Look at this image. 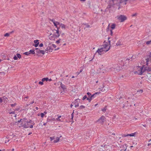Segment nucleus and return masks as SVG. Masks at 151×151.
<instances>
[{"label":"nucleus","instance_id":"nucleus-23","mask_svg":"<svg viewBox=\"0 0 151 151\" xmlns=\"http://www.w3.org/2000/svg\"><path fill=\"white\" fill-rule=\"evenodd\" d=\"M127 135L128 136H130L131 137H134L135 136V133H132L131 134H127Z\"/></svg>","mask_w":151,"mask_h":151},{"label":"nucleus","instance_id":"nucleus-2","mask_svg":"<svg viewBox=\"0 0 151 151\" xmlns=\"http://www.w3.org/2000/svg\"><path fill=\"white\" fill-rule=\"evenodd\" d=\"M109 49H110V47H108V49H107V50L106 49L105 50H104V48L101 47L100 48L98 49V50H97L96 51V52H97L99 54L101 55V54L100 53L103 52H107V51H108L109 50Z\"/></svg>","mask_w":151,"mask_h":151},{"label":"nucleus","instance_id":"nucleus-48","mask_svg":"<svg viewBox=\"0 0 151 151\" xmlns=\"http://www.w3.org/2000/svg\"><path fill=\"white\" fill-rule=\"evenodd\" d=\"M0 74L1 75L4 76L5 74V73L4 72H0Z\"/></svg>","mask_w":151,"mask_h":151},{"label":"nucleus","instance_id":"nucleus-53","mask_svg":"<svg viewBox=\"0 0 151 151\" xmlns=\"http://www.w3.org/2000/svg\"><path fill=\"white\" fill-rule=\"evenodd\" d=\"M50 20L52 22H53L54 23V22H55V21L53 19H50Z\"/></svg>","mask_w":151,"mask_h":151},{"label":"nucleus","instance_id":"nucleus-26","mask_svg":"<svg viewBox=\"0 0 151 151\" xmlns=\"http://www.w3.org/2000/svg\"><path fill=\"white\" fill-rule=\"evenodd\" d=\"M17 55V58H19L20 59L21 58V55L19 54V53H17L16 55Z\"/></svg>","mask_w":151,"mask_h":151},{"label":"nucleus","instance_id":"nucleus-25","mask_svg":"<svg viewBox=\"0 0 151 151\" xmlns=\"http://www.w3.org/2000/svg\"><path fill=\"white\" fill-rule=\"evenodd\" d=\"M111 70H114V71H115V72H116V71L117 72H118V71H117V69L116 68H114L112 67V68H111Z\"/></svg>","mask_w":151,"mask_h":151},{"label":"nucleus","instance_id":"nucleus-49","mask_svg":"<svg viewBox=\"0 0 151 151\" xmlns=\"http://www.w3.org/2000/svg\"><path fill=\"white\" fill-rule=\"evenodd\" d=\"M61 40L60 39H59L58 40H57L56 41V43H57V44H59L60 42V40Z\"/></svg>","mask_w":151,"mask_h":151},{"label":"nucleus","instance_id":"nucleus-43","mask_svg":"<svg viewBox=\"0 0 151 151\" xmlns=\"http://www.w3.org/2000/svg\"><path fill=\"white\" fill-rule=\"evenodd\" d=\"M13 59L14 60H17L18 59L17 56H16V55L14 56L13 58Z\"/></svg>","mask_w":151,"mask_h":151},{"label":"nucleus","instance_id":"nucleus-32","mask_svg":"<svg viewBox=\"0 0 151 151\" xmlns=\"http://www.w3.org/2000/svg\"><path fill=\"white\" fill-rule=\"evenodd\" d=\"M83 24L86 26V27L87 28H89L90 27V25L87 24Z\"/></svg>","mask_w":151,"mask_h":151},{"label":"nucleus","instance_id":"nucleus-20","mask_svg":"<svg viewBox=\"0 0 151 151\" xmlns=\"http://www.w3.org/2000/svg\"><path fill=\"white\" fill-rule=\"evenodd\" d=\"M115 26H116V25L115 24H112L111 26V28L112 29H114L115 28Z\"/></svg>","mask_w":151,"mask_h":151},{"label":"nucleus","instance_id":"nucleus-34","mask_svg":"<svg viewBox=\"0 0 151 151\" xmlns=\"http://www.w3.org/2000/svg\"><path fill=\"white\" fill-rule=\"evenodd\" d=\"M124 145L126 146V148H125V150H120V151H126V150H127V145L126 144H125Z\"/></svg>","mask_w":151,"mask_h":151},{"label":"nucleus","instance_id":"nucleus-47","mask_svg":"<svg viewBox=\"0 0 151 151\" xmlns=\"http://www.w3.org/2000/svg\"><path fill=\"white\" fill-rule=\"evenodd\" d=\"M48 50H49V49H47V48H46V49L45 50V52H46V53H47V52H48Z\"/></svg>","mask_w":151,"mask_h":151},{"label":"nucleus","instance_id":"nucleus-63","mask_svg":"<svg viewBox=\"0 0 151 151\" xmlns=\"http://www.w3.org/2000/svg\"><path fill=\"white\" fill-rule=\"evenodd\" d=\"M29 127L30 128H32L33 127V125H31L30 126H29Z\"/></svg>","mask_w":151,"mask_h":151},{"label":"nucleus","instance_id":"nucleus-61","mask_svg":"<svg viewBox=\"0 0 151 151\" xmlns=\"http://www.w3.org/2000/svg\"><path fill=\"white\" fill-rule=\"evenodd\" d=\"M2 56H3V58H4V59H5V58H6V56H5V55L4 54L3 55H2Z\"/></svg>","mask_w":151,"mask_h":151},{"label":"nucleus","instance_id":"nucleus-40","mask_svg":"<svg viewBox=\"0 0 151 151\" xmlns=\"http://www.w3.org/2000/svg\"><path fill=\"white\" fill-rule=\"evenodd\" d=\"M87 97V96L86 95L84 96L82 100H84L86 99Z\"/></svg>","mask_w":151,"mask_h":151},{"label":"nucleus","instance_id":"nucleus-22","mask_svg":"<svg viewBox=\"0 0 151 151\" xmlns=\"http://www.w3.org/2000/svg\"><path fill=\"white\" fill-rule=\"evenodd\" d=\"M35 50H30L29 51V52L30 53H30L32 54H34L35 53Z\"/></svg>","mask_w":151,"mask_h":151},{"label":"nucleus","instance_id":"nucleus-46","mask_svg":"<svg viewBox=\"0 0 151 151\" xmlns=\"http://www.w3.org/2000/svg\"><path fill=\"white\" fill-rule=\"evenodd\" d=\"M128 136V135H127V134H124L122 135V137H127Z\"/></svg>","mask_w":151,"mask_h":151},{"label":"nucleus","instance_id":"nucleus-60","mask_svg":"<svg viewBox=\"0 0 151 151\" xmlns=\"http://www.w3.org/2000/svg\"><path fill=\"white\" fill-rule=\"evenodd\" d=\"M22 119H21L20 120H19V121H18V123H20L21 122H22Z\"/></svg>","mask_w":151,"mask_h":151},{"label":"nucleus","instance_id":"nucleus-9","mask_svg":"<svg viewBox=\"0 0 151 151\" xmlns=\"http://www.w3.org/2000/svg\"><path fill=\"white\" fill-rule=\"evenodd\" d=\"M100 93V92H96L95 93H94V94H93L92 95H91V96L93 98V99L96 97V95L99 94Z\"/></svg>","mask_w":151,"mask_h":151},{"label":"nucleus","instance_id":"nucleus-57","mask_svg":"<svg viewBox=\"0 0 151 151\" xmlns=\"http://www.w3.org/2000/svg\"><path fill=\"white\" fill-rule=\"evenodd\" d=\"M74 112V111L73 112ZM73 113L72 114H71V119H73Z\"/></svg>","mask_w":151,"mask_h":151},{"label":"nucleus","instance_id":"nucleus-16","mask_svg":"<svg viewBox=\"0 0 151 151\" xmlns=\"http://www.w3.org/2000/svg\"><path fill=\"white\" fill-rule=\"evenodd\" d=\"M35 52L36 53V54L37 55H38L39 53V51H40V50L38 48H36L35 50Z\"/></svg>","mask_w":151,"mask_h":151},{"label":"nucleus","instance_id":"nucleus-31","mask_svg":"<svg viewBox=\"0 0 151 151\" xmlns=\"http://www.w3.org/2000/svg\"><path fill=\"white\" fill-rule=\"evenodd\" d=\"M29 123H30L31 124H33V125H34L35 124V123H34V122L31 120H29Z\"/></svg>","mask_w":151,"mask_h":151},{"label":"nucleus","instance_id":"nucleus-62","mask_svg":"<svg viewBox=\"0 0 151 151\" xmlns=\"http://www.w3.org/2000/svg\"><path fill=\"white\" fill-rule=\"evenodd\" d=\"M2 102V99L0 97V103Z\"/></svg>","mask_w":151,"mask_h":151},{"label":"nucleus","instance_id":"nucleus-24","mask_svg":"<svg viewBox=\"0 0 151 151\" xmlns=\"http://www.w3.org/2000/svg\"><path fill=\"white\" fill-rule=\"evenodd\" d=\"M121 45V41L120 40H119L117 43H116V45L117 46H119Z\"/></svg>","mask_w":151,"mask_h":151},{"label":"nucleus","instance_id":"nucleus-7","mask_svg":"<svg viewBox=\"0 0 151 151\" xmlns=\"http://www.w3.org/2000/svg\"><path fill=\"white\" fill-rule=\"evenodd\" d=\"M108 89L109 88L107 87L104 86L103 85V88H99L100 90L104 92H106L108 90Z\"/></svg>","mask_w":151,"mask_h":151},{"label":"nucleus","instance_id":"nucleus-12","mask_svg":"<svg viewBox=\"0 0 151 151\" xmlns=\"http://www.w3.org/2000/svg\"><path fill=\"white\" fill-rule=\"evenodd\" d=\"M146 65H148V62H150L151 63V58H147L146 59Z\"/></svg>","mask_w":151,"mask_h":151},{"label":"nucleus","instance_id":"nucleus-50","mask_svg":"<svg viewBox=\"0 0 151 151\" xmlns=\"http://www.w3.org/2000/svg\"><path fill=\"white\" fill-rule=\"evenodd\" d=\"M90 101L91 102L92 99H93V97L91 96L90 97H89Z\"/></svg>","mask_w":151,"mask_h":151},{"label":"nucleus","instance_id":"nucleus-4","mask_svg":"<svg viewBox=\"0 0 151 151\" xmlns=\"http://www.w3.org/2000/svg\"><path fill=\"white\" fill-rule=\"evenodd\" d=\"M105 117L104 116H102L101 117L98 119L97 121V122H99V123L101 124H103V123L105 121Z\"/></svg>","mask_w":151,"mask_h":151},{"label":"nucleus","instance_id":"nucleus-41","mask_svg":"<svg viewBox=\"0 0 151 151\" xmlns=\"http://www.w3.org/2000/svg\"><path fill=\"white\" fill-rule=\"evenodd\" d=\"M50 139L51 141H52L53 140L55 139L54 137H50Z\"/></svg>","mask_w":151,"mask_h":151},{"label":"nucleus","instance_id":"nucleus-19","mask_svg":"<svg viewBox=\"0 0 151 151\" xmlns=\"http://www.w3.org/2000/svg\"><path fill=\"white\" fill-rule=\"evenodd\" d=\"M59 140H60V138H59V137H57L56 138V140H54L53 141V142L54 143H55L59 141Z\"/></svg>","mask_w":151,"mask_h":151},{"label":"nucleus","instance_id":"nucleus-44","mask_svg":"<svg viewBox=\"0 0 151 151\" xmlns=\"http://www.w3.org/2000/svg\"><path fill=\"white\" fill-rule=\"evenodd\" d=\"M111 6H110V5H108V6H107V8L105 10V12H106V9H109V8H110L111 7Z\"/></svg>","mask_w":151,"mask_h":151},{"label":"nucleus","instance_id":"nucleus-15","mask_svg":"<svg viewBox=\"0 0 151 151\" xmlns=\"http://www.w3.org/2000/svg\"><path fill=\"white\" fill-rule=\"evenodd\" d=\"M22 123L26 122H28V121H29L26 118H24L23 119H22Z\"/></svg>","mask_w":151,"mask_h":151},{"label":"nucleus","instance_id":"nucleus-1","mask_svg":"<svg viewBox=\"0 0 151 151\" xmlns=\"http://www.w3.org/2000/svg\"><path fill=\"white\" fill-rule=\"evenodd\" d=\"M144 67V66L142 67H139L140 69L138 70V71H135L134 72L135 74L141 75L143 73H144L146 70L148 72H151V67H145V68L143 70Z\"/></svg>","mask_w":151,"mask_h":151},{"label":"nucleus","instance_id":"nucleus-13","mask_svg":"<svg viewBox=\"0 0 151 151\" xmlns=\"http://www.w3.org/2000/svg\"><path fill=\"white\" fill-rule=\"evenodd\" d=\"M103 47H102L103 48H104H104L105 49H107V48L108 49V48H107V47H110V46H109L107 44H104V45H103Z\"/></svg>","mask_w":151,"mask_h":151},{"label":"nucleus","instance_id":"nucleus-45","mask_svg":"<svg viewBox=\"0 0 151 151\" xmlns=\"http://www.w3.org/2000/svg\"><path fill=\"white\" fill-rule=\"evenodd\" d=\"M7 98L6 96H4L2 97V100H6V99H7Z\"/></svg>","mask_w":151,"mask_h":151},{"label":"nucleus","instance_id":"nucleus-59","mask_svg":"<svg viewBox=\"0 0 151 151\" xmlns=\"http://www.w3.org/2000/svg\"><path fill=\"white\" fill-rule=\"evenodd\" d=\"M9 113L10 114H15V112H14V111H12V112H10Z\"/></svg>","mask_w":151,"mask_h":151},{"label":"nucleus","instance_id":"nucleus-8","mask_svg":"<svg viewBox=\"0 0 151 151\" xmlns=\"http://www.w3.org/2000/svg\"><path fill=\"white\" fill-rule=\"evenodd\" d=\"M39 40H37L34 41V42L35 43V45H33V46L35 47H37L39 45V43L38 42Z\"/></svg>","mask_w":151,"mask_h":151},{"label":"nucleus","instance_id":"nucleus-3","mask_svg":"<svg viewBox=\"0 0 151 151\" xmlns=\"http://www.w3.org/2000/svg\"><path fill=\"white\" fill-rule=\"evenodd\" d=\"M127 19V17L123 15H121L118 17V19L120 20L121 22H124Z\"/></svg>","mask_w":151,"mask_h":151},{"label":"nucleus","instance_id":"nucleus-30","mask_svg":"<svg viewBox=\"0 0 151 151\" xmlns=\"http://www.w3.org/2000/svg\"><path fill=\"white\" fill-rule=\"evenodd\" d=\"M23 54L27 55H28L30 54L29 52H26L23 53Z\"/></svg>","mask_w":151,"mask_h":151},{"label":"nucleus","instance_id":"nucleus-38","mask_svg":"<svg viewBox=\"0 0 151 151\" xmlns=\"http://www.w3.org/2000/svg\"><path fill=\"white\" fill-rule=\"evenodd\" d=\"M54 25L58 29V28H59L57 27V24H56V23L55 22H54Z\"/></svg>","mask_w":151,"mask_h":151},{"label":"nucleus","instance_id":"nucleus-37","mask_svg":"<svg viewBox=\"0 0 151 151\" xmlns=\"http://www.w3.org/2000/svg\"><path fill=\"white\" fill-rule=\"evenodd\" d=\"M9 35V34L8 33H6L4 35L5 37H8Z\"/></svg>","mask_w":151,"mask_h":151},{"label":"nucleus","instance_id":"nucleus-18","mask_svg":"<svg viewBox=\"0 0 151 151\" xmlns=\"http://www.w3.org/2000/svg\"><path fill=\"white\" fill-rule=\"evenodd\" d=\"M126 77V76H125L124 75H122L120 76L119 78L120 79H121V80H123L124 78H125Z\"/></svg>","mask_w":151,"mask_h":151},{"label":"nucleus","instance_id":"nucleus-10","mask_svg":"<svg viewBox=\"0 0 151 151\" xmlns=\"http://www.w3.org/2000/svg\"><path fill=\"white\" fill-rule=\"evenodd\" d=\"M58 29H59L58 28V29L57 30H54L55 31H56V33L57 34V35H55L54 36H55L57 37H58L60 35L59 33V31Z\"/></svg>","mask_w":151,"mask_h":151},{"label":"nucleus","instance_id":"nucleus-5","mask_svg":"<svg viewBox=\"0 0 151 151\" xmlns=\"http://www.w3.org/2000/svg\"><path fill=\"white\" fill-rule=\"evenodd\" d=\"M29 121L27 122H24V123H22L21 124L22 126V127L25 128H27L29 127Z\"/></svg>","mask_w":151,"mask_h":151},{"label":"nucleus","instance_id":"nucleus-35","mask_svg":"<svg viewBox=\"0 0 151 151\" xmlns=\"http://www.w3.org/2000/svg\"><path fill=\"white\" fill-rule=\"evenodd\" d=\"M136 58V55H134L132 56V57H131V58L132 59V60L133 59H134Z\"/></svg>","mask_w":151,"mask_h":151},{"label":"nucleus","instance_id":"nucleus-58","mask_svg":"<svg viewBox=\"0 0 151 151\" xmlns=\"http://www.w3.org/2000/svg\"><path fill=\"white\" fill-rule=\"evenodd\" d=\"M137 15V13H135L134 14H133L132 15V16L133 17H134V16H136Z\"/></svg>","mask_w":151,"mask_h":151},{"label":"nucleus","instance_id":"nucleus-17","mask_svg":"<svg viewBox=\"0 0 151 151\" xmlns=\"http://www.w3.org/2000/svg\"><path fill=\"white\" fill-rule=\"evenodd\" d=\"M48 80V78L47 77L43 78L42 79V82H44L45 81H47Z\"/></svg>","mask_w":151,"mask_h":151},{"label":"nucleus","instance_id":"nucleus-33","mask_svg":"<svg viewBox=\"0 0 151 151\" xmlns=\"http://www.w3.org/2000/svg\"><path fill=\"white\" fill-rule=\"evenodd\" d=\"M17 104L16 103L13 104H11L10 105L12 107H13L17 105Z\"/></svg>","mask_w":151,"mask_h":151},{"label":"nucleus","instance_id":"nucleus-29","mask_svg":"<svg viewBox=\"0 0 151 151\" xmlns=\"http://www.w3.org/2000/svg\"><path fill=\"white\" fill-rule=\"evenodd\" d=\"M151 44V40L150 41H147L146 42V44L148 45Z\"/></svg>","mask_w":151,"mask_h":151},{"label":"nucleus","instance_id":"nucleus-14","mask_svg":"<svg viewBox=\"0 0 151 151\" xmlns=\"http://www.w3.org/2000/svg\"><path fill=\"white\" fill-rule=\"evenodd\" d=\"M60 86L63 90L66 89L65 86L64 84H63L61 83Z\"/></svg>","mask_w":151,"mask_h":151},{"label":"nucleus","instance_id":"nucleus-6","mask_svg":"<svg viewBox=\"0 0 151 151\" xmlns=\"http://www.w3.org/2000/svg\"><path fill=\"white\" fill-rule=\"evenodd\" d=\"M80 102V100L78 99H76L74 102H73V103L74 105H75V107H78L79 106V102Z\"/></svg>","mask_w":151,"mask_h":151},{"label":"nucleus","instance_id":"nucleus-51","mask_svg":"<svg viewBox=\"0 0 151 151\" xmlns=\"http://www.w3.org/2000/svg\"><path fill=\"white\" fill-rule=\"evenodd\" d=\"M106 109L105 108H104L103 109H102V111L104 112L106 111Z\"/></svg>","mask_w":151,"mask_h":151},{"label":"nucleus","instance_id":"nucleus-28","mask_svg":"<svg viewBox=\"0 0 151 151\" xmlns=\"http://www.w3.org/2000/svg\"><path fill=\"white\" fill-rule=\"evenodd\" d=\"M85 108V106H83V105H81V106L79 107V109H84Z\"/></svg>","mask_w":151,"mask_h":151},{"label":"nucleus","instance_id":"nucleus-54","mask_svg":"<svg viewBox=\"0 0 151 151\" xmlns=\"http://www.w3.org/2000/svg\"><path fill=\"white\" fill-rule=\"evenodd\" d=\"M43 45L42 43H40V45H39V46L40 47H42Z\"/></svg>","mask_w":151,"mask_h":151},{"label":"nucleus","instance_id":"nucleus-42","mask_svg":"<svg viewBox=\"0 0 151 151\" xmlns=\"http://www.w3.org/2000/svg\"><path fill=\"white\" fill-rule=\"evenodd\" d=\"M41 116L42 118L44 117V116L45 115L43 113H41Z\"/></svg>","mask_w":151,"mask_h":151},{"label":"nucleus","instance_id":"nucleus-56","mask_svg":"<svg viewBox=\"0 0 151 151\" xmlns=\"http://www.w3.org/2000/svg\"><path fill=\"white\" fill-rule=\"evenodd\" d=\"M110 35L112 36V34H113V32L112 30H110Z\"/></svg>","mask_w":151,"mask_h":151},{"label":"nucleus","instance_id":"nucleus-39","mask_svg":"<svg viewBox=\"0 0 151 151\" xmlns=\"http://www.w3.org/2000/svg\"><path fill=\"white\" fill-rule=\"evenodd\" d=\"M39 84L40 85H42L43 84V82L42 81H39Z\"/></svg>","mask_w":151,"mask_h":151},{"label":"nucleus","instance_id":"nucleus-21","mask_svg":"<svg viewBox=\"0 0 151 151\" xmlns=\"http://www.w3.org/2000/svg\"><path fill=\"white\" fill-rule=\"evenodd\" d=\"M51 45L50 46H48L47 47V49H49V52H52V50H53V49L52 48V47H51Z\"/></svg>","mask_w":151,"mask_h":151},{"label":"nucleus","instance_id":"nucleus-11","mask_svg":"<svg viewBox=\"0 0 151 151\" xmlns=\"http://www.w3.org/2000/svg\"><path fill=\"white\" fill-rule=\"evenodd\" d=\"M45 51L40 50V51H39V54L38 55L39 56H41L42 55H40V54H42L43 55H44L45 54Z\"/></svg>","mask_w":151,"mask_h":151},{"label":"nucleus","instance_id":"nucleus-27","mask_svg":"<svg viewBox=\"0 0 151 151\" xmlns=\"http://www.w3.org/2000/svg\"><path fill=\"white\" fill-rule=\"evenodd\" d=\"M60 26L61 27V28H65V25L64 24H60Z\"/></svg>","mask_w":151,"mask_h":151},{"label":"nucleus","instance_id":"nucleus-64","mask_svg":"<svg viewBox=\"0 0 151 151\" xmlns=\"http://www.w3.org/2000/svg\"><path fill=\"white\" fill-rule=\"evenodd\" d=\"M149 56L150 57V58H151V52H150L149 54Z\"/></svg>","mask_w":151,"mask_h":151},{"label":"nucleus","instance_id":"nucleus-55","mask_svg":"<svg viewBox=\"0 0 151 151\" xmlns=\"http://www.w3.org/2000/svg\"><path fill=\"white\" fill-rule=\"evenodd\" d=\"M52 46H53L54 48H55L56 47L55 45L53 44L52 45Z\"/></svg>","mask_w":151,"mask_h":151},{"label":"nucleus","instance_id":"nucleus-52","mask_svg":"<svg viewBox=\"0 0 151 151\" xmlns=\"http://www.w3.org/2000/svg\"><path fill=\"white\" fill-rule=\"evenodd\" d=\"M137 92H139L140 93H142L143 92V90H140L139 91H138Z\"/></svg>","mask_w":151,"mask_h":151},{"label":"nucleus","instance_id":"nucleus-36","mask_svg":"<svg viewBox=\"0 0 151 151\" xmlns=\"http://www.w3.org/2000/svg\"><path fill=\"white\" fill-rule=\"evenodd\" d=\"M87 94L88 95V97H90L91 95V93L89 92L87 93Z\"/></svg>","mask_w":151,"mask_h":151}]
</instances>
